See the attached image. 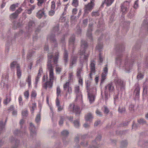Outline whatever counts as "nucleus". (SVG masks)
<instances>
[{
	"mask_svg": "<svg viewBox=\"0 0 148 148\" xmlns=\"http://www.w3.org/2000/svg\"><path fill=\"white\" fill-rule=\"evenodd\" d=\"M58 53H56L55 57H53L52 54L49 53L48 54V62L47 63V69L49 73V81H47L45 84L46 88L51 87L53 82L56 81V78L54 76L53 73V69L51 63L53 61L54 64H56L58 61Z\"/></svg>",
	"mask_w": 148,
	"mask_h": 148,
	"instance_id": "1",
	"label": "nucleus"
},
{
	"mask_svg": "<svg viewBox=\"0 0 148 148\" xmlns=\"http://www.w3.org/2000/svg\"><path fill=\"white\" fill-rule=\"evenodd\" d=\"M115 63L121 68L124 69L126 71H128L129 66L128 60H122L121 56H117L116 59Z\"/></svg>",
	"mask_w": 148,
	"mask_h": 148,
	"instance_id": "2",
	"label": "nucleus"
},
{
	"mask_svg": "<svg viewBox=\"0 0 148 148\" xmlns=\"http://www.w3.org/2000/svg\"><path fill=\"white\" fill-rule=\"evenodd\" d=\"M106 90L104 95L102 92L101 95L102 98L106 100H107L109 97L110 93L113 92L114 90V87L112 84L111 83L107 84L106 86Z\"/></svg>",
	"mask_w": 148,
	"mask_h": 148,
	"instance_id": "3",
	"label": "nucleus"
},
{
	"mask_svg": "<svg viewBox=\"0 0 148 148\" xmlns=\"http://www.w3.org/2000/svg\"><path fill=\"white\" fill-rule=\"evenodd\" d=\"M87 45L86 42L85 41L82 40L81 45L82 51L81 50L79 53L81 55V58H84L86 60L88 57V55L85 53L84 50V49L87 47Z\"/></svg>",
	"mask_w": 148,
	"mask_h": 148,
	"instance_id": "4",
	"label": "nucleus"
},
{
	"mask_svg": "<svg viewBox=\"0 0 148 148\" xmlns=\"http://www.w3.org/2000/svg\"><path fill=\"white\" fill-rule=\"evenodd\" d=\"M95 5V0H91L90 3L85 5L84 15H87L93 9Z\"/></svg>",
	"mask_w": 148,
	"mask_h": 148,
	"instance_id": "5",
	"label": "nucleus"
},
{
	"mask_svg": "<svg viewBox=\"0 0 148 148\" xmlns=\"http://www.w3.org/2000/svg\"><path fill=\"white\" fill-rule=\"evenodd\" d=\"M69 110L71 112L75 113L76 115H78L81 112L79 107L74 105L73 104H71L70 105Z\"/></svg>",
	"mask_w": 148,
	"mask_h": 148,
	"instance_id": "6",
	"label": "nucleus"
},
{
	"mask_svg": "<svg viewBox=\"0 0 148 148\" xmlns=\"http://www.w3.org/2000/svg\"><path fill=\"white\" fill-rule=\"evenodd\" d=\"M108 69L107 68V65H106V66L104 68L103 72L101 75V84L103 83L104 80L106 79L108 73Z\"/></svg>",
	"mask_w": 148,
	"mask_h": 148,
	"instance_id": "7",
	"label": "nucleus"
},
{
	"mask_svg": "<svg viewBox=\"0 0 148 148\" xmlns=\"http://www.w3.org/2000/svg\"><path fill=\"white\" fill-rule=\"evenodd\" d=\"M69 84V82H66L64 85V90L66 91V97H67L68 94H70L72 92V89L71 87H70Z\"/></svg>",
	"mask_w": 148,
	"mask_h": 148,
	"instance_id": "8",
	"label": "nucleus"
},
{
	"mask_svg": "<svg viewBox=\"0 0 148 148\" xmlns=\"http://www.w3.org/2000/svg\"><path fill=\"white\" fill-rule=\"evenodd\" d=\"M129 2L127 1L123 3L121 7V9L123 13H125L127 11V7L129 5Z\"/></svg>",
	"mask_w": 148,
	"mask_h": 148,
	"instance_id": "9",
	"label": "nucleus"
},
{
	"mask_svg": "<svg viewBox=\"0 0 148 148\" xmlns=\"http://www.w3.org/2000/svg\"><path fill=\"white\" fill-rule=\"evenodd\" d=\"M115 82L118 88H121L123 87V82L119 78H116L115 80Z\"/></svg>",
	"mask_w": 148,
	"mask_h": 148,
	"instance_id": "10",
	"label": "nucleus"
},
{
	"mask_svg": "<svg viewBox=\"0 0 148 148\" xmlns=\"http://www.w3.org/2000/svg\"><path fill=\"white\" fill-rule=\"evenodd\" d=\"M140 88L138 84H136L135 88L134 91V94L136 98H138L139 95Z\"/></svg>",
	"mask_w": 148,
	"mask_h": 148,
	"instance_id": "11",
	"label": "nucleus"
},
{
	"mask_svg": "<svg viewBox=\"0 0 148 148\" xmlns=\"http://www.w3.org/2000/svg\"><path fill=\"white\" fill-rule=\"evenodd\" d=\"M95 63L94 61L91 62L90 64V76L91 78V76L93 73L95 72Z\"/></svg>",
	"mask_w": 148,
	"mask_h": 148,
	"instance_id": "12",
	"label": "nucleus"
},
{
	"mask_svg": "<svg viewBox=\"0 0 148 148\" xmlns=\"http://www.w3.org/2000/svg\"><path fill=\"white\" fill-rule=\"evenodd\" d=\"M29 129L30 131L31 134L32 135H35L36 131L35 127L32 123H30Z\"/></svg>",
	"mask_w": 148,
	"mask_h": 148,
	"instance_id": "13",
	"label": "nucleus"
},
{
	"mask_svg": "<svg viewBox=\"0 0 148 148\" xmlns=\"http://www.w3.org/2000/svg\"><path fill=\"white\" fill-rule=\"evenodd\" d=\"M114 0H104V1L102 2V5L105 4L107 6H110L114 2Z\"/></svg>",
	"mask_w": 148,
	"mask_h": 148,
	"instance_id": "14",
	"label": "nucleus"
},
{
	"mask_svg": "<svg viewBox=\"0 0 148 148\" xmlns=\"http://www.w3.org/2000/svg\"><path fill=\"white\" fill-rule=\"evenodd\" d=\"M45 16V13L43 10L39 11L37 14V16L39 18H40L42 17Z\"/></svg>",
	"mask_w": 148,
	"mask_h": 148,
	"instance_id": "15",
	"label": "nucleus"
},
{
	"mask_svg": "<svg viewBox=\"0 0 148 148\" xmlns=\"http://www.w3.org/2000/svg\"><path fill=\"white\" fill-rule=\"evenodd\" d=\"M36 6V5H30V8L26 10V12L29 14H31L32 11L35 9Z\"/></svg>",
	"mask_w": 148,
	"mask_h": 148,
	"instance_id": "16",
	"label": "nucleus"
},
{
	"mask_svg": "<svg viewBox=\"0 0 148 148\" xmlns=\"http://www.w3.org/2000/svg\"><path fill=\"white\" fill-rule=\"evenodd\" d=\"M75 92L77 94V97H78L77 95H79V97L80 99H81L82 98V95L81 94L80 91H79V86H76L75 87Z\"/></svg>",
	"mask_w": 148,
	"mask_h": 148,
	"instance_id": "17",
	"label": "nucleus"
},
{
	"mask_svg": "<svg viewBox=\"0 0 148 148\" xmlns=\"http://www.w3.org/2000/svg\"><path fill=\"white\" fill-rule=\"evenodd\" d=\"M18 5L19 3H18L12 4L10 8V10L12 11H14L15 9L18 7Z\"/></svg>",
	"mask_w": 148,
	"mask_h": 148,
	"instance_id": "18",
	"label": "nucleus"
},
{
	"mask_svg": "<svg viewBox=\"0 0 148 148\" xmlns=\"http://www.w3.org/2000/svg\"><path fill=\"white\" fill-rule=\"evenodd\" d=\"M88 97L90 103H92L95 100V96L94 95L88 93Z\"/></svg>",
	"mask_w": 148,
	"mask_h": 148,
	"instance_id": "19",
	"label": "nucleus"
},
{
	"mask_svg": "<svg viewBox=\"0 0 148 148\" xmlns=\"http://www.w3.org/2000/svg\"><path fill=\"white\" fill-rule=\"evenodd\" d=\"M92 118V115L91 113H88L85 116V119L86 121H90Z\"/></svg>",
	"mask_w": 148,
	"mask_h": 148,
	"instance_id": "20",
	"label": "nucleus"
},
{
	"mask_svg": "<svg viewBox=\"0 0 148 148\" xmlns=\"http://www.w3.org/2000/svg\"><path fill=\"white\" fill-rule=\"evenodd\" d=\"M42 73V71L41 70H39V73H38V75L37 77H36L35 80V84L36 85L38 83V82L39 78L40 77V76L41 75V73Z\"/></svg>",
	"mask_w": 148,
	"mask_h": 148,
	"instance_id": "21",
	"label": "nucleus"
},
{
	"mask_svg": "<svg viewBox=\"0 0 148 148\" xmlns=\"http://www.w3.org/2000/svg\"><path fill=\"white\" fill-rule=\"evenodd\" d=\"M20 67L19 65L15 62H13L11 64V68L12 69H14L16 67V69Z\"/></svg>",
	"mask_w": 148,
	"mask_h": 148,
	"instance_id": "22",
	"label": "nucleus"
},
{
	"mask_svg": "<svg viewBox=\"0 0 148 148\" xmlns=\"http://www.w3.org/2000/svg\"><path fill=\"white\" fill-rule=\"evenodd\" d=\"M92 30L90 28V29L88 30L87 31V36L88 38L90 39V40H92V37L91 36V32Z\"/></svg>",
	"mask_w": 148,
	"mask_h": 148,
	"instance_id": "23",
	"label": "nucleus"
},
{
	"mask_svg": "<svg viewBox=\"0 0 148 148\" xmlns=\"http://www.w3.org/2000/svg\"><path fill=\"white\" fill-rule=\"evenodd\" d=\"M82 73V69L81 68H78L77 70V76L78 77H79L81 76Z\"/></svg>",
	"mask_w": 148,
	"mask_h": 148,
	"instance_id": "24",
	"label": "nucleus"
},
{
	"mask_svg": "<svg viewBox=\"0 0 148 148\" xmlns=\"http://www.w3.org/2000/svg\"><path fill=\"white\" fill-rule=\"evenodd\" d=\"M5 124L3 123L2 121H0V133L2 131L5 127Z\"/></svg>",
	"mask_w": 148,
	"mask_h": 148,
	"instance_id": "25",
	"label": "nucleus"
},
{
	"mask_svg": "<svg viewBox=\"0 0 148 148\" xmlns=\"http://www.w3.org/2000/svg\"><path fill=\"white\" fill-rule=\"evenodd\" d=\"M16 73L18 78H20L21 75V72L20 67L17 69Z\"/></svg>",
	"mask_w": 148,
	"mask_h": 148,
	"instance_id": "26",
	"label": "nucleus"
},
{
	"mask_svg": "<svg viewBox=\"0 0 148 148\" xmlns=\"http://www.w3.org/2000/svg\"><path fill=\"white\" fill-rule=\"evenodd\" d=\"M118 111L120 113H124L125 112V109L124 107L120 106L119 107Z\"/></svg>",
	"mask_w": 148,
	"mask_h": 148,
	"instance_id": "27",
	"label": "nucleus"
},
{
	"mask_svg": "<svg viewBox=\"0 0 148 148\" xmlns=\"http://www.w3.org/2000/svg\"><path fill=\"white\" fill-rule=\"evenodd\" d=\"M18 15L15 12L13 13L10 15V17L11 19H14L16 18Z\"/></svg>",
	"mask_w": 148,
	"mask_h": 148,
	"instance_id": "28",
	"label": "nucleus"
},
{
	"mask_svg": "<svg viewBox=\"0 0 148 148\" xmlns=\"http://www.w3.org/2000/svg\"><path fill=\"white\" fill-rule=\"evenodd\" d=\"M77 58L76 57L72 58L71 59V61L70 64V65L71 66H72L75 63Z\"/></svg>",
	"mask_w": 148,
	"mask_h": 148,
	"instance_id": "29",
	"label": "nucleus"
},
{
	"mask_svg": "<svg viewBox=\"0 0 148 148\" xmlns=\"http://www.w3.org/2000/svg\"><path fill=\"white\" fill-rule=\"evenodd\" d=\"M143 95H148V87H144L143 90Z\"/></svg>",
	"mask_w": 148,
	"mask_h": 148,
	"instance_id": "30",
	"label": "nucleus"
},
{
	"mask_svg": "<svg viewBox=\"0 0 148 148\" xmlns=\"http://www.w3.org/2000/svg\"><path fill=\"white\" fill-rule=\"evenodd\" d=\"M68 56V55L67 51H65L64 53V61L65 62H66L67 61Z\"/></svg>",
	"mask_w": 148,
	"mask_h": 148,
	"instance_id": "31",
	"label": "nucleus"
},
{
	"mask_svg": "<svg viewBox=\"0 0 148 148\" xmlns=\"http://www.w3.org/2000/svg\"><path fill=\"white\" fill-rule=\"evenodd\" d=\"M78 5V0H73L72 5L74 7H77Z\"/></svg>",
	"mask_w": 148,
	"mask_h": 148,
	"instance_id": "32",
	"label": "nucleus"
},
{
	"mask_svg": "<svg viewBox=\"0 0 148 148\" xmlns=\"http://www.w3.org/2000/svg\"><path fill=\"white\" fill-rule=\"evenodd\" d=\"M26 81L28 83V86L30 87L31 86V76L29 75L26 79Z\"/></svg>",
	"mask_w": 148,
	"mask_h": 148,
	"instance_id": "33",
	"label": "nucleus"
},
{
	"mask_svg": "<svg viewBox=\"0 0 148 148\" xmlns=\"http://www.w3.org/2000/svg\"><path fill=\"white\" fill-rule=\"evenodd\" d=\"M40 121V114H38L36 116L35 121L36 123H38Z\"/></svg>",
	"mask_w": 148,
	"mask_h": 148,
	"instance_id": "34",
	"label": "nucleus"
},
{
	"mask_svg": "<svg viewBox=\"0 0 148 148\" xmlns=\"http://www.w3.org/2000/svg\"><path fill=\"white\" fill-rule=\"evenodd\" d=\"M10 110L12 111V114L13 115L15 116L17 114V112L16 110H14V107L13 106H11L10 108Z\"/></svg>",
	"mask_w": 148,
	"mask_h": 148,
	"instance_id": "35",
	"label": "nucleus"
},
{
	"mask_svg": "<svg viewBox=\"0 0 148 148\" xmlns=\"http://www.w3.org/2000/svg\"><path fill=\"white\" fill-rule=\"evenodd\" d=\"M38 1V6H41L42 3L46 1V0H37Z\"/></svg>",
	"mask_w": 148,
	"mask_h": 148,
	"instance_id": "36",
	"label": "nucleus"
},
{
	"mask_svg": "<svg viewBox=\"0 0 148 148\" xmlns=\"http://www.w3.org/2000/svg\"><path fill=\"white\" fill-rule=\"evenodd\" d=\"M62 70V69L59 67L58 65H56V71L57 73L59 74L60 73Z\"/></svg>",
	"mask_w": 148,
	"mask_h": 148,
	"instance_id": "37",
	"label": "nucleus"
},
{
	"mask_svg": "<svg viewBox=\"0 0 148 148\" xmlns=\"http://www.w3.org/2000/svg\"><path fill=\"white\" fill-rule=\"evenodd\" d=\"M36 108V103H33L32 105V106L30 109L32 113H33L34 112V110Z\"/></svg>",
	"mask_w": 148,
	"mask_h": 148,
	"instance_id": "38",
	"label": "nucleus"
},
{
	"mask_svg": "<svg viewBox=\"0 0 148 148\" xmlns=\"http://www.w3.org/2000/svg\"><path fill=\"white\" fill-rule=\"evenodd\" d=\"M61 90L59 87H57V97L61 96Z\"/></svg>",
	"mask_w": 148,
	"mask_h": 148,
	"instance_id": "39",
	"label": "nucleus"
},
{
	"mask_svg": "<svg viewBox=\"0 0 148 148\" xmlns=\"http://www.w3.org/2000/svg\"><path fill=\"white\" fill-rule=\"evenodd\" d=\"M74 124L75 127L76 128L78 127L80 125L79 122L77 120L75 121H74Z\"/></svg>",
	"mask_w": 148,
	"mask_h": 148,
	"instance_id": "40",
	"label": "nucleus"
},
{
	"mask_svg": "<svg viewBox=\"0 0 148 148\" xmlns=\"http://www.w3.org/2000/svg\"><path fill=\"white\" fill-rule=\"evenodd\" d=\"M22 116L24 117L26 116L28 114L27 110H24L22 112Z\"/></svg>",
	"mask_w": 148,
	"mask_h": 148,
	"instance_id": "41",
	"label": "nucleus"
},
{
	"mask_svg": "<svg viewBox=\"0 0 148 148\" xmlns=\"http://www.w3.org/2000/svg\"><path fill=\"white\" fill-rule=\"evenodd\" d=\"M37 94L35 92L34 90L32 91L31 93V98H35L36 97Z\"/></svg>",
	"mask_w": 148,
	"mask_h": 148,
	"instance_id": "42",
	"label": "nucleus"
},
{
	"mask_svg": "<svg viewBox=\"0 0 148 148\" xmlns=\"http://www.w3.org/2000/svg\"><path fill=\"white\" fill-rule=\"evenodd\" d=\"M103 45L102 44H99L96 46V48L99 51H100L101 49L102 48Z\"/></svg>",
	"mask_w": 148,
	"mask_h": 148,
	"instance_id": "43",
	"label": "nucleus"
},
{
	"mask_svg": "<svg viewBox=\"0 0 148 148\" xmlns=\"http://www.w3.org/2000/svg\"><path fill=\"white\" fill-rule=\"evenodd\" d=\"M24 95L26 99H28L29 98V91L27 90L24 92Z\"/></svg>",
	"mask_w": 148,
	"mask_h": 148,
	"instance_id": "44",
	"label": "nucleus"
},
{
	"mask_svg": "<svg viewBox=\"0 0 148 148\" xmlns=\"http://www.w3.org/2000/svg\"><path fill=\"white\" fill-rule=\"evenodd\" d=\"M22 10H23L21 8H18L17 10L15 12L16 14H17L18 15L21 12Z\"/></svg>",
	"mask_w": 148,
	"mask_h": 148,
	"instance_id": "45",
	"label": "nucleus"
},
{
	"mask_svg": "<svg viewBox=\"0 0 148 148\" xmlns=\"http://www.w3.org/2000/svg\"><path fill=\"white\" fill-rule=\"evenodd\" d=\"M18 99L20 105V106H22L23 105V102L22 101V97L21 96H20L19 97Z\"/></svg>",
	"mask_w": 148,
	"mask_h": 148,
	"instance_id": "46",
	"label": "nucleus"
},
{
	"mask_svg": "<svg viewBox=\"0 0 148 148\" xmlns=\"http://www.w3.org/2000/svg\"><path fill=\"white\" fill-rule=\"evenodd\" d=\"M11 100V99L9 97V98H6V99L4 100V103L5 104H8L9 102H10V101Z\"/></svg>",
	"mask_w": 148,
	"mask_h": 148,
	"instance_id": "47",
	"label": "nucleus"
},
{
	"mask_svg": "<svg viewBox=\"0 0 148 148\" xmlns=\"http://www.w3.org/2000/svg\"><path fill=\"white\" fill-rule=\"evenodd\" d=\"M64 118L63 117H61L60 118V120L59 122V124L61 126L63 123V121L64 120Z\"/></svg>",
	"mask_w": 148,
	"mask_h": 148,
	"instance_id": "48",
	"label": "nucleus"
},
{
	"mask_svg": "<svg viewBox=\"0 0 148 148\" xmlns=\"http://www.w3.org/2000/svg\"><path fill=\"white\" fill-rule=\"evenodd\" d=\"M69 134V132L66 130H64L62 132V134L63 136H66Z\"/></svg>",
	"mask_w": 148,
	"mask_h": 148,
	"instance_id": "49",
	"label": "nucleus"
},
{
	"mask_svg": "<svg viewBox=\"0 0 148 148\" xmlns=\"http://www.w3.org/2000/svg\"><path fill=\"white\" fill-rule=\"evenodd\" d=\"M138 122L140 124H142L145 123V121L144 119H141L138 120Z\"/></svg>",
	"mask_w": 148,
	"mask_h": 148,
	"instance_id": "50",
	"label": "nucleus"
},
{
	"mask_svg": "<svg viewBox=\"0 0 148 148\" xmlns=\"http://www.w3.org/2000/svg\"><path fill=\"white\" fill-rule=\"evenodd\" d=\"M129 109L131 111H134V105L133 104H131L129 107Z\"/></svg>",
	"mask_w": 148,
	"mask_h": 148,
	"instance_id": "51",
	"label": "nucleus"
},
{
	"mask_svg": "<svg viewBox=\"0 0 148 148\" xmlns=\"http://www.w3.org/2000/svg\"><path fill=\"white\" fill-rule=\"evenodd\" d=\"M138 0H137L135 2L134 5V8L136 9L138 8Z\"/></svg>",
	"mask_w": 148,
	"mask_h": 148,
	"instance_id": "52",
	"label": "nucleus"
},
{
	"mask_svg": "<svg viewBox=\"0 0 148 148\" xmlns=\"http://www.w3.org/2000/svg\"><path fill=\"white\" fill-rule=\"evenodd\" d=\"M55 8V3L54 1H52L51 2V10H54Z\"/></svg>",
	"mask_w": 148,
	"mask_h": 148,
	"instance_id": "53",
	"label": "nucleus"
},
{
	"mask_svg": "<svg viewBox=\"0 0 148 148\" xmlns=\"http://www.w3.org/2000/svg\"><path fill=\"white\" fill-rule=\"evenodd\" d=\"M75 40L74 37H73L70 38L69 39V42L71 44H73Z\"/></svg>",
	"mask_w": 148,
	"mask_h": 148,
	"instance_id": "54",
	"label": "nucleus"
},
{
	"mask_svg": "<svg viewBox=\"0 0 148 148\" xmlns=\"http://www.w3.org/2000/svg\"><path fill=\"white\" fill-rule=\"evenodd\" d=\"M55 13V12L53 10H51L49 12V15L50 16L53 15Z\"/></svg>",
	"mask_w": 148,
	"mask_h": 148,
	"instance_id": "55",
	"label": "nucleus"
},
{
	"mask_svg": "<svg viewBox=\"0 0 148 148\" xmlns=\"http://www.w3.org/2000/svg\"><path fill=\"white\" fill-rule=\"evenodd\" d=\"M59 30V26L57 25L53 28V30L55 32H57Z\"/></svg>",
	"mask_w": 148,
	"mask_h": 148,
	"instance_id": "56",
	"label": "nucleus"
},
{
	"mask_svg": "<svg viewBox=\"0 0 148 148\" xmlns=\"http://www.w3.org/2000/svg\"><path fill=\"white\" fill-rule=\"evenodd\" d=\"M143 76L141 74H139L137 76V78L138 79H140L143 78Z\"/></svg>",
	"mask_w": 148,
	"mask_h": 148,
	"instance_id": "57",
	"label": "nucleus"
},
{
	"mask_svg": "<svg viewBox=\"0 0 148 148\" xmlns=\"http://www.w3.org/2000/svg\"><path fill=\"white\" fill-rule=\"evenodd\" d=\"M99 15V14L97 12H92V16H97Z\"/></svg>",
	"mask_w": 148,
	"mask_h": 148,
	"instance_id": "58",
	"label": "nucleus"
},
{
	"mask_svg": "<svg viewBox=\"0 0 148 148\" xmlns=\"http://www.w3.org/2000/svg\"><path fill=\"white\" fill-rule=\"evenodd\" d=\"M56 105L58 106L60 105V101L58 98H56Z\"/></svg>",
	"mask_w": 148,
	"mask_h": 148,
	"instance_id": "59",
	"label": "nucleus"
},
{
	"mask_svg": "<svg viewBox=\"0 0 148 148\" xmlns=\"http://www.w3.org/2000/svg\"><path fill=\"white\" fill-rule=\"evenodd\" d=\"M57 107H58V111H62L63 108V107L62 106H59Z\"/></svg>",
	"mask_w": 148,
	"mask_h": 148,
	"instance_id": "60",
	"label": "nucleus"
},
{
	"mask_svg": "<svg viewBox=\"0 0 148 148\" xmlns=\"http://www.w3.org/2000/svg\"><path fill=\"white\" fill-rule=\"evenodd\" d=\"M79 79V84L82 85V79L81 77H78Z\"/></svg>",
	"mask_w": 148,
	"mask_h": 148,
	"instance_id": "61",
	"label": "nucleus"
},
{
	"mask_svg": "<svg viewBox=\"0 0 148 148\" xmlns=\"http://www.w3.org/2000/svg\"><path fill=\"white\" fill-rule=\"evenodd\" d=\"M96 113V114L98 116H100L102 115L101 112L98 110H97Z\"/></svg>",
	"mask_w": 148,
	"mask_h": 148,
	"instance_id": "62",
	"label": "nucleus"
},
{
	"mask_svg": "<svg viewBox=\"0 0 148 148\" xmlns=\"http://www.w3.org/2000/svg\"><path fill=\"white\" fill-rule=\"evenodd\" d=\"M89 125L87 123H85L83 125L84 127L85 128H88L89 127Z\"/></svg>",
	"mask_w": 148,
	"mask_h": 148,
	"instance_id": "63",
	"label": "nucleus"
},
{
	"mask_svg": "<svg viewBox=\"0 0 148 148\" xmlns=\"http://www.w3.org/2000/svg\"><path fill=\"white\" fill-rule=\"evenodd\" d=\"M104 112L105 114H107L109 112V110L106 107H104Z\"/></svg>",
	"mask_w": 148,
	"mask_h": 148,
	"instance_id": "64",
	"label": "nucleus"
}]
</instances>
